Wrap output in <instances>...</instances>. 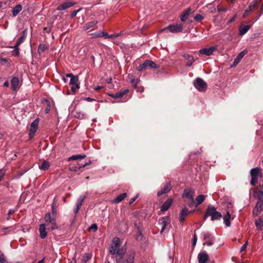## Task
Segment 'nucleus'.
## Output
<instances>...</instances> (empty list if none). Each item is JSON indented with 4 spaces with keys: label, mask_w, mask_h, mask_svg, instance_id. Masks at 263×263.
Segmentation results:
<instances>
[{
    "label": "nucleus",
    "mask_w": 263,
    "mask_h": 263,
    "mask_svg": "<svg viewBox=\"0 0 263 263\" xmlns=\"http://www.w3.org/2000/svg\"><path fill=\"white\" fill-rule=\"evenodd\" d=\"M120 247V240L119 238H114L109 248L110 253L114 255L116 263H134V254H126V249Z\"/></svg>",
    "instance_id": "nucleus-1"
},
{
    "label": "nucleus",
    "mask_w": 263,
    "mask_h": 263,
    "mask_svg": "<svg viewBox=\"0 0 263 263\" xmlns=\"http://www.w3.org/2000/svg\"><path fill=\"white\" fill-rule=\"evenodd\" d=\"M208 216L211 217L212 221L220 220L222 217V214L216 210V209L212 205H209L204 215L205 219Z\"/></svg>",
    "instance_id": "nucleus-2"
},
{
    "label": "nucleus",
    "mask_w": 263,
    "mask_h": 263,
    "mask_svg": "<svg viewBox=\"0 0 263 263\" xmlns=\"http://www.w3.org/2000/svg\"><path fill=\"white\" fill-rule=\"evenodd\" d=\"M159 68V65L156 64L152 60H146L144 63L140 65L137 68V70L138 71H142L148 68L157 69Z\"/></svg>",
    "instance_id": "nucleus-3"
},
{
    "label": "nucleus",
    "mask_w": 263,
    "mask_h": 263,
    "mask_svg": "<svg viewBox=\"0 0 263 263\" xmlns=\"http://www.w3.org/2000/svg\"><path fill=\"white\" fill-rule=\"evenodd\" d=\"M260 168L258 167L254 168L250 171V175L251 176V179L250 181V184L252 186H254L258 181V176H259L260 172Z\"/></svg>",
    "instance_id": "nucleus-4"
},
{
    "label": "nucleus",
    "mask_w": 263,
    "mask_h": 263,
    "mask_svg": "<svg viewBox=\"0 0 263 263\" xmlns=\"http://www.w3.org/2000/svg\"><path fill=\"white\" fill-rule=\"evenodd\" d=\"M45 220L46 222V225L49 227V228L51 230L57 229L58 226L55 222V218L54 216L51 217V214L48 213L45 216Z\"/></svg>",
    "instance_id": "nucleus-5"
},
{
    "label": "nucleus",
    "mask_w": 263,
    "mask_h": 263,
    "mask_svg": "<svg viewBox=\"0 0 263 263\" xmlns=\"http://www.w3.org/2000/svg\"><path fill=\"white\" fill-rule=\"evenodd\" d=\"M128 78L130 80V83L137 91L142 92L144 90V88L142 86H138V84L140 83V79L135 78L133 74H129L128 75Z\"/></svg>",
    "instance_id": "nucleus-6"
},
{
    "label": "nucleus",
    "mask_w": 263,
    "mask_h": 263,
    "mask_svg": "<svg viewBox=\"0 0 263 263\" xmlns=\"http://www.w3.org/2000/svg\"><path fill=\"white\" fill-rule=\"evenodd\" d=\"M166 29H168L172 33L181 32L183 30V26L181 24H171L160 30V32H162Z\"/></svg>",
    "instance_id": "nucleus-7"
},
{
    "label": "nucleus",
    "mask_w": 263,
    "mask_h": 263,
    "mask_svg": "<svg viewBox=\"0 0 263 263\" xmlns=\"http://www.w3.org/2000/svg\"><path fill=\"white\" fill-rule=\"evenodd\" d=\"M203 240L205 241L203 243V245H207L211 246L213 245L215 238L214 237L210 232H203L202 233Z\"/></svg>",
    "instance_id": "nucleus-8"
},
{
    "label": "nucleus",
    "mask_w": 263,
    "mask_h": 263,
    "mask_svg": "<svg viewBox=\"0 0 263 263\" xmlns=\"http://www.w3.org/2000/svg\"><path fill=\"white\" fill-rule=\"evenodd\" d=\"M194 86L200 91H205L207 89L206 83L200 78H196Z\"/></svg>",
    "instance_id": "nucleus-9"
},
{
    "label": "nucleus",
    "mask_w": 263,
    "mask_h": 263,
    "mask_svg": "<svg viewBox=\"0 0 263 263\" xmlns=\"http://www.w3.org/2000/svg\"><path fill=\"white\" fill-rule=\"evenodd\" d=\"M217 49V46H212L208 48H203L199 51V53L201 54H205L210 56L213 54L214 51Z\"/></svg>",
    "instance_id": "nucleus-10"
},
{
    "label": "nucleus",
    "mask_w": 263,
    "mask_h": 263,
    "mask_svg": "<svg viewBox=\"0 0 263 263\" xmlns=\"http://www.w3.org/2000/svg\"><path fill=\"white\" fill-rule=\"evenodd\" d=\"M39 123V118L36 119L33 122L31 123L29 134L31 137H33L34 135L35 132L37 129Z\"/></svg>",
    "instance_id": "nucleus-11"
},
{
    "label": "nucleus",
    "mask_w": 263,
    "mask_h": 263,
    "mask_svg": "<svg viewBox=\"0 0 263 263\" xmlns=\"http://www.w3.org/2000/svg\"><path fill=\"white\" fill-rule=\"evenodd\" d=\"M159 224L161 226V233H162L165 229L166 226L170 223V220L167 217H161L159 220Z\"/></svg>",
    "instance_id": "nucleus-12"
},
{
    "label": "nucleus",
    "mask_w": 263,
    "mask_h": 263,
    "mask_svg": "<svg viewBox=\"0 0 263 263\" xmlns=\"http://www.w3.org/2000/svg\"><path fill=\"white\" fill-rule=\"evenodd\" d=\"M195 194V191L192 189H185L183 191V193L182 195V197L183 198H186L188 200L194 198V195Z\"/></svg>",
    "instance_id": "nucleus-13"
},
{
    "label": "nucleus",
    "mask_w": 263,
    "mask_h": 263,
    "mask_svg": "<svg viewBox=\"0 0 263 263\" xmlns=\"http://www.w3.org/2000/svg\"><path fill=\"white\" fill-rule=\"evenodd\" d=\"M172 189V186L170 182H166L164 187L157 193V195L160 196L164 194H166L170 192Z\"/></svg>",
    "instance_id": "nucleus-14"
},
{
    "label": "nucleus",
    "mask_w": 263,
    "mask_h": 263,
    "mask_svg": "<svg viewBox=\"0 0 263 263\" xmlns=\"http://www.w3.org/2000/svg\"><path fill=\"white\" fill-rule=\"evenodd\" d=\"M198 260L199 263H206L209 260V255L206 253L200 252L198 255Z\"/></svg>",
    "instance_id": "nucleus-15"
},
{
    "label": "nucleus",
    "mask_w": 263,
    "mask_h": 263,
    "mask_svg": "<svg viewBox=\"0 0 263 263\" xmlns=\"http://www.w3.org/2000/svg\"><path fill=\"white\" fill-rule=\"evenodd\" d=\"M76 4V3L72 2H68L64 3H63L60 5L57 8L58 10H65L67 8H69Z\"/></svg>",
    "instance_id": "nucleus-16"
},
{
    "label": "nucleus",
    "mask_w": 263,
    "mask_h": 263,
    "mask_svg": "<svg viewBox=\"0 0 263 263\" xmlns=\"http://www.w3.org/2000/svg\"><path fill=\"white\" fill-rule=\"evenodd\" d=\"M98 23V22L97 21H92L88 22L83 26V30L85 31L88 30L89 29L93 30V28L97 25Z\"/></svg>",
    "instance_id": "nucleus-17"
},
{
    "label": "nucleus",
    "mask_w": 263,
    "mask_h": 263,
    "mask_svg": "<svg viewBox=\"0 0 263 263\" xmlns=\"http://www.w3.org/2000/svg\"><path fill=\"white\" fill-rule=\"evenodd\" d=\"M66 77L70 78L69 84L70 85L79 84V77L77 76H74L72 73H67Z\"/></svg>",
    "instance_id": "nucleus-18"
},
{
    "label": "nucleus",
    "mask_w": 263,
    "mask_h": 263,
    "mask_svg": "<svg viewBox=\"0 0 263 263\" xmlns=\"http://www.w3.org/2000/svg\"><path fill=\"white\" fill-rule=\"evenodd\" d=\"M190 212L186 208H184L179 214V221L183 222L185 220V217L188 215Z\"/></svg>",
    "instance_id": "nucleus-19"
},
{
    "label": "nucleus",
    "mask_w": 263,
    "mask_h": 263,
    "mask_svg": "<svg viewBox=\"0 0 263 263\" xmlns=\"http://www.w3.org/2000/svg\"><path fill=\"white\" fill-rule=\"evenodd\" d=\"M20 80L16 77H14L11 81V88L13 90H16L18 88Z\"/></svg>",
    "instance_id": "nucleus-20"
},
{
    "label": "nucleus",
    "mask_w": 263,
    "mask_h": 263,
    "mask_svg": "<svg viewBox=\"0 0 263 263\" xmlns=\"http://www.w3.org/2000/svg\"><path fill=\"white\" fill-rule=\"evenodd\" d=\"M128 92L129 90L128 89H126L124 90H121L116 93L115 94H110L109 95V96L115 99L121 98Z\"/></svg>",
    "instance_id": "nucleus-21"
},
{
    "label": "nucleus",
    "mask_w": 263,
    "mask_h": 263,
    "mask_svg": "<svg viewBox=\"0 0 263 263\" xmlns=\"http://www.w3.org/2000/svg\"><path fill=\"white\" fill-rule=\"evenodd\" d=\"M184 59L187 61L186 65L187 66H191L194 62V57L189 54H184L183 55Z\"/></svg>",
    "instance_id": "nucleus-22"
},
{
    "label": "nucleus",
    "mask_w": 263,
    "mask_h": 263,
    "mask_svg": "<svg viewBox=\"0 0 263 263\" xmlns=\"http://www.w3.org/2000/svg\"><path fill=\"white\" fill-rule=\"evenodd\" d=\"M173 200L171 198H168L161 206V211L164 212L167 211L171 205Z\"/></svg>",
    "instance_id": "nucleus-23"
},
{
    "label": "nucleus",
    "mask_w": 263,
    "mask_h": 263,
    "mask_svg": "<svg viewBox=\"0 0 263 263\" xmlns=\"http://www.w3.org/2000/svg\"><path fill=\"white\" fill-rule=\"evenodd\" d=\"M223 219V222L227 227H230L231 226V214L229 211H228L226 214L224 215Z\"/></svg>",
    "instance_id": "nucleus-24"
},
{
    "label": "nucleus",
    "mask_w": 263,
    "mask_h": 263,
    "mask_svg": "<svg viewBox=\"0 0 263 263\" xmlns=\"http://www.w3.org/2000/svg\"><path fill=\"white\" fill-rule=\"evenodd\" d=\"M191 9L189 8L184 10L180 16V20L182 22H185L188 18L191 13Z\"/></svg>",
    "instance_id": "nucleus-25"
},
{
    "label": "nucleus",
    "mask_w": 263,
    "mask_h": 263,
    "mask_svg": "<svg viewBox=\"0 0 263 263\" xmlns=\"http://www.w3.org/2000/svg\"><path fill=\"white\" fill-rule=\"evenodd\" d=\"M91 163V161L89 160L88 162L85 163L84 164L80 165L78 166H72L69 168V170L72 172H77L80 171L82 172L81 168L85 167L86 166Z\"/></svg>",
    "instance_id": "nucleus-26"
},
{
    "label": "nucleus",
    "mask_w": 263,
    "mask_h": 263,
    "mask_svg": "<svg viewBox=\"0 0 263 263\" xmlns=\"http://www.w3.org/2000/svg\"><path fill=\"white\" fill-rule=\"evenodd\" d=\"M39 231L40 233V237L41 238L44 239L47 236V233L46 231V227L45 224H41L40 225Z\"/></svg>",
    "instance_id": "nucleus-27"
},
{
    "label": "nucleus",
    "mask_w": 263,
    "mask_h": 263,
    "mask_svg": "<svg viewBox=\"0 0 263 263\" xmlns=\"http://www.w3.org/2000/svg\"><path fill=\"white\" fill-rule=\"evenodd\" d=\"M247 50H243L239 53L237 57L235 59L233 62V65H236L240 62V60L243 57V56L247 53Z\"/></svg>",
    "instance_id": "nucleus-28"
},
{
    "label": "nucleus",
    "mask_w": 263,
    "mask_h": 263,
    "mask_svg": "<svg viewBox=\"0 0 263 263\" xmlns=\"http://www.w3.org/2000/svg\"><path fill=\"white\" fill-rule=\"evenodd\" d=\"M22 10V6L21 4L16 5L12 10V15L16 16Z\"/></svg>",
    "instance_id": "nucleus-29"
},
{
    "label": "nucleus",
    "mask_w": 263,
    "mask_h": 263,
    "mask_svg": "<svg viewBox=\"0 0 263 263\" xmlns=\"http://www.w3.org/2000/svg\"><path fill=\"white\" fill-rule=\"evenodd\" d=\"M205 198V196L204 195H198L195 199V207L201 204Z\"/></svg>",
    "instance_id": "nucleus-30"
},
{
    "label": "nucleus",
    "mask_w": 263,
    "mask_h": 263,
    "mask_svg": "<svg viewBox=\"0 0 263 263\" xmlns=\"http://www.w3.org/2000/svg\"><path fill=\"white\" fill-rule=\"evenodd\" d=\"M251 25H248L243 26H240L239 30V33L240 35L245 34L251 28Z\"/></svg>",
    "instance_id": "nucleus-31"
},
{
    "label": "nucleus",
    "mask_w": 263,
    "mask_h": 263,
    "mask_svg": "<svg viewBox=\"0 0 263 263\" xmlns=\"http://www.w3.org/2000/svg\"><path fill=\"white\" fill-rule=\"evenodd\" d=\"M127 197V194L125 193L119 195L114 200V203H119L124 200Z\"/></svg>",
    "instance_id": "nucleus-32"
},
{
    "label": "nucleus",
    "mask_w": 263,
    "mask_h": 263,
    "mask_svg": "<svg viewBox=\"0 0 263 263\" xmlns=\"http://www.w3.org/2000/svg\"><path fill=\"white\" fill-rule=\"evenodd\" d=\"M86 157L85 155H72V156L69 157L68 158V161H72L78 159H82L85 158Z\"/></svg>",
    "instance_id": "nucleus-33"
},
{
    "label": "nucleus",
    "mask_w": 263,
    "mask_h": 263,
    "mask_svg": "<svg viewBox=\"0 0 263 263\" xmlns=\"http://www.w3.org/2000/svg\"><path fill=\"white\" fill-rule=\"evenodd\" d=\"M255 226L258 230H263V220L260 217L256 220Z\"/></svg>",
    "instance_id": "nucleus-34"
},
{
    "label": "nucleus",
    "mask_w": 263,
    "mask_h": 263,
    "mask_svg": "<svg viewBox=\"0 0 263 263\" xmlns=\"http://www.w3.org/2000/svg\"><path fill=\"white\" fill-rule=\"evenodd\" d=\"M86 197H87V195L86 194H85L84 195L80 197L79 198V199L78 200L77 203L76 204V206L79 207V208H80L81 206L82 205V203H83L84 200L86 198Z\"/></svg>",
    "instance_id": "nucleus-35"
},
{
    "label": "nucleus",
    "mask_w": 263,
    "mask_h": 263,
    "mask_svg": "<svg viewBox=\"0 0 263 263\" xmlns=\"http://www.w3.org/2000/svg\"><path fill=\"white\" fill-rule=\"evenodd\" d=\"M92 257V255L90 253H85L82 257V261L84 263L88 261Z\"/></svg>",
    "instance_id": "nucleus-36"
},
{
    "label": "nucleus",
    "mask_w": 263,
    "mask_h": 263,
    "mask_svg": "<svg viewBox=\"0 0 263 263\" xmlns=\"http://www.w3.org/2000/svg\"><path fill=\"white\" fill-rule=\"evenodd\" d=\"M50 166L49 163L47 161H44L41 166H40V168L42 170H46L48 169Z\"/></svg>",
    "instance_id": "nucleus-37"
},
{
    "label": "nucleus",
    "mask_w": 263,
    "mask_h": 263,
    "mask_svg": "<svg viewBox=\"0 0 263 263\" xmlns=\"http://www.w3.org/2000/svg\"><path fill=\"white\" fill-rule=\"evenodd\" d=\"M18 46L15 45L13 48L14 50L12 51V54L15 57H18L20 55L19 48Z\"/></svg>",
    "instance_id": "nucleus-38"
},
{
    "label": "nucleus",
    "mask_w": 263,
    "mask_h": 263,
    "mask_svg": "<svg viewBox=\"0 0 263 263\" xmlns=\"http://www.w3.org/2000/svg\"><path fill=\"white\" fill-rule=\"evenodd\" d=\"M46 50H48V46L45 44H40L38 47V51L42 52Z\"/></svg>",
    "instance_id": "nucleus-39"
},
{
    "label": "nucleus",
    "mask_w": 263,
    "mask_h": 263,
    "mask_svg": "<svg viewBox=\"0 0 263 263\" xmlns=\"http://www.w3.org/2000/svg\"><path fill=\"white\" fill-rule=\"evenodd\" d=\"M11 227H3L2 229V231L3 232V235H6L11 232L10 230Z\"/></svg>",
    "instance_id": "nucleus-40"
},
{
    "label": "nucleus",
    "mask_w": 263,
    "mask_h": 263,
    "mask_svg": "<svg viewBox=\"0 0 263 263\" xmlns=\"http://www.w3.org/2000/svg\"><path fill=\"white\" fill-rule=\"evenodd\" d=\"M185 201L187 202V205L190 207H193L194 205L195 206V201H194V198L191 199H189L188 201L185 200Z\"/></svg>",
    "instance_id": "nucleus-41"
},
{
    "label": "nucleus",
    "mask_w": 263,
    "mask_h": 263,
    "mask_svg": "<svg viewBox=\"0 0 263 263\" xmlns=\"http://www.w3.org/2000/svg\"><path fill=\"white\" fill-rule=\"evenodd\" d=\"M101 31H99L98 32H95L93 33H92L91 35H92L93 38H98L101 37Z\"/></svg>",
    "instance_id": "nucleus-42"
},
{
    "label": "nucleus",
    "mask_w": 263,
    "mask_h": 263,
    "mask_svg": "<svg viewBox=\"0 0 263 263\" xmlns=\"http://www.w3.org/2000/svg\"><path fill=\"white\" fill-rule=\"evenodd\" d=\"M79 88V84L72 85L71 90L73 93H75L76 91Z\"/></svg>",
    "instance_id": "nucleus-43"
},
{
    "label": "nucleus",
    "mask_w": 263,
    "mask_h": 263,
    "mask_svg": "<svg viewBox=\"0 0 263 263\" xmlns=\"http://www.w3.org/2000/svg\"><path fill=\"white\" fill-rule=\"evenodd\" d=\"M203 19V17L201 15H200L199 14H197L194 16V20L195 21H197V22H199L200 21H201Z\"/></svg>",
    "instance_id": "nucleus-44"
},
{
    "label": "nucleus",
    "mask_w": 263,
    "mask_h": 263,
    "mask_svg": "<svg viewBox=\"0 0 263 263\" xmlns=\"http://www.w3.org/2000/svg\"><path fill=\"white\" fill-rule=\"evenodd\" d=\"M55 203L53 202L52 205V216H55L57 214V210L55 209Z\"/></svg>",
    "instance_id": "nucleus-45"
},
{
    "label": "nucleus",
    "mask_w": 263,
    "mask_h": 263,
    "mask_svg": "<svg viewBox=\"0 0 263 263\" xmlns=\"http://www.w3.org/2000/svg\"><path fill=\"white\" fill-rule=\"evenodd\" d=\"M6 262L5 256L4 254L0 252V262L5 263Z\"/></svg>",
    "instance_id": "nucleus-46"
},
{
    "label": "nucleus",
    "mask_w": 263,
    "mask_h": 263,
    "mask_svg": "<svg viewBox=\"0 0 263 263\" xmlns=\"http://www.w3.org/2000/svg\"><path fill=\"white\" fill-rule=\"evenodd\" d=\"M25 39L21 36L17 41L15 45L19 46L24 41Z\"/></svg>",
    "instance_id": "nucleus-47"
},
{
    "label": "nucleus",
    "mask_w": 263,
    "mask_h": 263,
    "mask_svg": "<svg viewBox=\"0 0 263 263\" xmlns=\"http://www.w3.org/2000/svg\"><path fill=\"white\" fill-rule=\"evenodd\" d=\"M15 212V211L12 209H10L8 211V217L7 218V220H9L11 219V215L13 214Z\"/></svg>",
    "instance_id": "nucleus-48"
},
{
    "label": "nucleus",
    "mask_w": 263,
    "mask_h": 263,
    "mask_svg": "<svg viewBox=\"0 0 263 263\" xmlns=\"http://www.w3.org/2000/svg\"><path fill=\"white\" fill-rule=\"evenodd\" d=\"M98 229V227L96 224H92L89 228V230H93V231H96Z\"/></svg>",
    "instance_id": "nucleus-49"
},
{
    "label": "nucleus",
    "mask_w": 263,
    "mask_h": 263,
    "mask_svg": "<svg viewBox=\"0 0 263 263\" xmlns=\"http://www.w3.org/2000/svg\"><path fill=\"white\" fill-rule=\"evenodd\" d=\"M251 10V6H249L247 9H246L243 13V16L245 17L248 15L249 12Z\"/></svg>",
    "instance_id": "nucleus-50"
},
{
    "label": "nucleus",
    "mask_w": 263,
    "mask_h": 263,
    "mask_svg": "<svg viewBox=\"0 0 263 263\" xmlns=\"http://www.w3.org/2000/svg\"><path fill=\"white\" fill-rule=\"evenodd\" d=\"M5 174V171L3 169H1L0 170V181L2 180V179L4 177Z\"/></svg>",
    "instance_id": "nucleus-51"
},
{
    "label": "nucleus",
    "mask_w": 263,
    "mask_h": 263,
    "mask_svg": "<svg viewBox=\"0 0 263 263\" xmlns=\"http://www.w3.org/2000/svg\"><path fill=\"white\" fill-rule=\"evenodd\" d=\"M247 246H248V242L247 241L241 247V248L240 249V252H241L245 251L246 249Z\"/></svg>",
    "instance_id": "nucleus-52"
},
{
    "label": "nucleus",
    "mask_w": 263,
    "mask_h": 263,
    "mask_svg": "<svg viewBox=\"0 0 263 263\" xmlns=\"http://www.w3.org/2000/svg\"><path fill=\"white\" fill-rule=\"evenodd\" d=\"M197 236H196V234L194 233V237H193V242H192V245L193 246H195V245L197 242Z\"/></svg>",
    "instance_id": "nucleus-53"
},
{
    "label": "nucleus",
    "mask_w": 263,
    "mask_h": 263,
    "mask_svg": "<svg viewBox=\"0 0 263 263\" xmlns=\"http://www.w3.org/2000/svg\"><path fill=\"white\" fill-rule=\"evenodd\" d=\"M79 10H80L79 9V10H74V11H73L71 12V14H70V15H71V17L72 18L76 16V15H77V13L79 11Z\"/></svg>",
    "instance_id": "nucleus-54"
},
{
    "label": "nucleus",
    "mask_w": 263,
    "mask_h": 263,
    "mask_svg": "<svg viewBox=\"0 0 263 263\" xmlns=\"http://www.w3.org/2000/svg\"><path fill=\"white\" fill-rule=\"evenodd\" d=\"M109 36V35H108V34L107 32L102 31L101 37L103 36V37H104L105 39H108Z\"/></svg>",
    "instance_id": "nucleus-55"
},
{
    "label": "nucleus",
    "mask_w": 263,
    "mask_h": 263,
    "mask_svg": "<svg viewBox=\"0 0 263 263\" xmlns=\"http://www.w3.org/2000/svg\"><path fill=\"white\" fill-rule=\"evenodd\" d=\"M51 106L49 104L47 105L46 108L45 109L46 114H48L50 110Z\"/></svg>",
    "instance_id": "nucleus-56"
},
{
    "label": "nucleus",
    "mask_w": 263,
    "mask_h": 263,
    "mask_svg": "<svg viewBox=\"0 0 263 263\" xmlns=\"http://www.w3.org/2000/svg\"><path fill=\"white\" fill-rule=\"evenodd\" d=\"M138 197V195H136L135 197L131 198L129 200V203L130 204H132L136 200V199Z\"/></svg>",
    "instance_id": "nucleus-57"
},
{
    "label": "nucleus",
    "mask_w": 263,
    "mask_h": 263,
    "mask_svg": "<svg viewBox=\"0 0 263 263\" xmlns=\"http://www.w3.org/2000/svg\"><path fill=\"white\" fill-rule=\"evenodd\" d=\"M27 35V30H25L22 32V35L21 36L23 37L24 39L26 38Z\"/></svg>",
    "instance_id": "nucleus-58"
},
{
    "label": "nucleus",
    "mask_w": 263,
    "mask_h": 263,
    "mask_svg": "<svg viewBox=\"0 0 263 263\" xmlns=\"http://www.w3.org/2000/svg\"><path fill=\"white\" fill-rule=\"evenodd\" d=\"M77 117L80 119H83L84 118V115L81 113H78V116Z\"/></svg>",
    "instance_id": "nucleus-59"
},
{
    "label": "nucleus",
    "mask_w": 263,
    "mask_h": 263,
    "mask_svg": "<svg viewBox=\"0 0 263 263\" xmlns=\"http://www.w3.org/2000/svg\"><path fill=\"white\" fill-rule=\"evenodd\" d=\"M237 17V14H235L234 15V16L233 17H232L230 20H229V22L230 23H232L233 22H234L236 18Z\"/></svg>",
    "instance_id": "nucleus-60"
},
{
    "label": "nucleus",
    "mask_w": 263,
    "mask_h": 263,
    "mask_svg": "<svg viewBox=\"0 0 263 263\" xmlns=\"http://www.w3.org/2000/svg\"><path fill=\"white\" fill-rule=\"evenodd\" d=\"M80 208L79 207L76 206V208L74 210V213L75 214H77L78 213L79 211L80 210Z\"/></svg>",
    "instance_id": "nucleus-61"
},
{
    "label": "nucleus",
    "mask_w": 263,
    "mask_h": 263,
    "mask_svg": "<svg viewBox=\"0 0 263 263\" xmlns=\"http://www.w3.org/2000/svg\"><path fill=\"white\" fill-rule=\"evenodd\" d=\"M103 87L101 86H97L95 88V90L98 91V90L101 89L102 88H103Z\"/></svg>",
    "instance_id": "nucleus-62"
},
{
    "label": "nucleus",
    "mask_w": 263,
    "mask_h": 263,
    "mask_svg": "<svg viewBox=\"0 0 263 263\" xmlns=\"http://www.w3.org/2000/svg\"><path fill=\"white\" fill-rule=\"evenodd\" d=\"M9 85V83L8 81H6L4 84V86L5 87H8Z\"/></svg>",
    "instance_id": "nucleus-63"
},
{
    "label": "nucleus",
    "mask_w": 263,
    "mask_h": 263,
    "mask_svg": "<svg viewBox=\"0 0 263 263\" xmlns=\"http://www.w3.org/2000/svg\"><path fill=\"white\" fill-rule=\"evenodd\" d=\"M260 13H263V2H262V5L261 6V8L260 9Z\"/></svg>",
    "instance_id": "nucleus-64"
}]
</instances>
